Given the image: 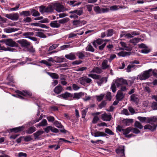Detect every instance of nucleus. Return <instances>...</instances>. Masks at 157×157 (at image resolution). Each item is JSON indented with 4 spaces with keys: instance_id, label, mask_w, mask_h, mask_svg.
<instances>
[{
    "instance_id": "obj_46",
    "label": "nucleus",
    "mask_w": 157,
    "mask_h": 157,
    "mask_svg": "<svg viewBox=\"0 0 157 157\" xmlns=\"http://www.w3.org/2000/svg\"><path fill=\"white\" fill-rule=\"evenodd\" d=\"M39 11L41 13L46 12V6H41L39 7Z\"/></svg>"
},
{
    "instance_id": "obj_42",
    "label": "nucleus",
    "mask_w": 157,
    "mask_h": 157,
    "mask_svg": "<svg viewBox=\"0 0 157 157\" xmlns=\"http://www.w3.org/2000/svg\"><path fill=\"white\" fill-rule=\"evenodd\" d=\"M36 36L42 38H45L46 37V36L43 33L41 32H37L36 33Z\"/></svg>"
},
{
    "instance_id": "obj_11",
    "label": "nucleus",
    "mask_w": 157,
    "mask_h": 157,
    "mask_svg": "<svg viewBox=\"0 0 157 157\" xmlns=\"http://www.w3.org/2000/svg\"><path fill=\"white\" fill-rule=\"evenodd\" d=\"M137 63V61H135L132 62L131 64H129L126 68V71L128 72H130L131 71L134 70L136 67V66L134 64Z\"/></svg>"
},
{
    "instance_id": "obj_19",
    "label": "nucleus",
    "mask_w": 157,
    "mask_h": 157,
    "mask_svg": "<svg viewBox=\"0 0 157 157\" xmlns=\"http://www.w3.org/2000/svg\"><path fill=\"white\" fill-rule=\"evenodd\" d=\"M24 128V127L22 126L12 128L11 129L10 131L11 132H14L15 133H17L22 131Z\"/></svg>"
},
{
    "instance_id": "obj_63",
    "label": "nucleus",
    "mask_w": 157,
    "mask_h": 157,
    "mask_svg": "<svg viewBox=\"0 0 157 157\" xmlns=\"http://www.w3.org/2000/svg\"><path fill=\"white\" fill-rule=\"evenodd\" d=\"M111 89L112 90V92L115 93L116 91V85L114 83H113L111 86Z\"/></svg>"
},
{
    "instance_id": "obj_12",
    "label": "nucleus",
    "mask_w": 157,
    "mask_h": 157,
    "mask_svg": "<svg viewBox=\"0 0 157 157\" xmlns=\"http://www.w3.org/2000/svg\"><path fill=\"white\" fill-rule=\"evenodd\" d=\"M72 94L67 92H66L65 93L62 94L58 96V97L59 98H63L65 99H67L69 97H72Z\"/></svg>"
},
{
    "instance_id": "obj_60",
    "label": "nucleus",
    "mask_w": 157,
    "mask_h": 157,
    "mask_svg": "<svg viewBox=\"0 0 157 157\" xmlns=\"http://www.w3.org/2000/svg\"><path fill=\"white\" fill-rule=\"evenodd\" d=\"M151 107L153 110H157V102H152Z\"/></svg>"
},
{
    "instance_id": "obj_56",
    "label": "nucleus",
    "mask_w": 157,
    "mask_h": 157,
    "mask_svg": "<svg viewBox=\"0 0 157 157\" xmlns=\"http://www.w3.org/2000/svg\"><path fill=\"white\" fill-rule=\"evenodd\" d=\"M59 44H52L51 46L49 48V49L48 50V51H52L56 48L58 46Z\"/></svg>"
},
{
    "instance_id": "obj_47",
    "label": "nucleus",
    "mask_w": 157,
    "mask_h": 157,
    "mask_svg": "<svg viewBox=\"0 0 157 157\" xmlns=\"http://www.w3.org/2000/svg\"><path fill=\"white\" fill-rule=\"evenodd\" d=\"M73 13H75L77 15L80 16L83 13L82 10H77L73 11Z\"/></svg>"
},
{
    "instance_id": "obj_32",
    "label": "nucleus",
    "mask_w": 157,
    "mask_h": 157,
    "mask_svg": "<svg viewBox=\"0 0 157 157\" xmlns=\"http://www.w3.org/2000/svg\"><path fill=\"white\" fill-rule=\"evenodd\" d=\"M3 30L4 32L7 33H10L17 31L18 29L16 28H5Z\"/></svg>"
},
{
    "instance_id": "obj_51",
    "label": "nucleus",
    "mask_w": 157,
    "mask_h": 157,
    "mask_svg": "<svg viewBox=\"0 0 157 157\" xmlns=\"http://www.w3.org/2000/svg\"><path fill=\"white\" fill-rule=\"evenodd\" d=\"M107 36H112L113 33V29H108L107 31Z\"/></svg>"
},
{
    "instance_id": "obj_14",
    "label": "nucleus",
    "mask_w": 157,
    "mask_h": 157,
    "mask_svg": "<svg viewBox=\"0 0 157 157\" xmlns=\"http://www.w3.org/2000/svg\"><path fill=\"white\" fill-rule=\"evenodd\" d=\"M124 94L120 90H119L117 92L116 95L117 99L118 101H121L124 97Z\"/></svg>"
},
{
    "instance_id": "obj_2",
    "label": "nucleus",
    "mask_w": 157,
    "mask_h": 157,
    "mask_svg": "<svg viewBox=\"0 0 157 157\" xmlns=\"http://www.w3.org/2000/svg\"><path fill=\"white\" fill-rule=\"evenodd\" d=\"M125 146L121 145L116 149V153L121 157H125L124 154Z\"/></svg>"
},
{
    "instance_id": "obj_54",
    "label": "nucleus",
    "mask_w": 157,
    "mask_h": 157,
    "mask_svg": "<svg viewBox=\"0 0 157 157\" xmlns=\"http://www.w3.org/2000/svg\"><path fill=\"white\" fill-rule=\"evenodd\" d=\"M72 47L73 46H71L70 44L64 45L60 47V49L61 50H63L67 48H70Z\"/></svg>"
},
{
    "instance_id": "obj_62",
    "label": "nucleus",
    "mask_w": 157,
    "mask_h": 157,
    "mask_svg": "<svg viewBox=\"0 0 157 157\" xmlns=\"http://www.w3.org/2000/svg\"><path fill=\"white\" fill-rule=\"evenodd\" d=\"M105 132L110 135H113L114 133L109 128H106L105 129Z\"/></svg>"
},
{
    "instance_id": "obj_21",
    "label": "nucleus",
    "mask_w": 157,
    "mask_h": 157,
    "mask_svg": "<svg viewBox=\"0 0 157 157\" xmlns=\"http://www.w3.org/2000/svg\"><path fill=\"white\" fill-rule=\"evenodd\" d=\"M15 49L13 48H11L8 47L6 48L4 46H2L1 44H0V51H9L13 52L15 50Z\"/></svg>"
},
{
    "instance_id": "obj_49",
    "label": "nucleus",
    "mask_w": 157,
    "mask_h": 157,
    "mask_svg": "<svg viewBox=\"0 0 157 157\" xmlns=\"http://www.w3.org/2000/svg\"><path fill=\"white\" fill-rule=\"evenodd\" d=\"M33 35L34 33L33 32H26L23 33L22 35L24 36H25V37L26 36H33Z\"/></svg>"
},
{
    "instance_id": "obj_64",
    "label": "nucleus",
    "mask_w": 157,
    "mask_h": 157,
    "mask_svg": "<svg viewBox=\"0 0 157 157\" xmlns=\"http://www.w3.org/2000/svg\"><path fill=\"white\" fill-rule=\"evenodd\" d=\"M121 113L124 114L126 115H130L128 111V110L126 109H124L121 111Z\"/></svg>"
},
{
    "instance_id": "obj_26",
    "label": "nucleus",
    "mask_w": 157,
    "mask_h": 157,
    "mask_svg": "<svg viewBox=\"0 0 157 157\" xmlns=\"http://www.w3.org/2000/svg\"><path fill=\"white\" fill-rule=\"evenodd\" d=\"M47 73L53 79H58L59 78V75L56 73L47 72Z\"/></svg>"
},
{
    "instance_id": "obj_58",
    "label": "nucleus",
    "mask_w": 157,
    "mask_h": 157,
    "mask_svg": "<svg viewBox=\"0 0 157 157\" xmlns=\"http://www.w3.org/2000/svg\"><path fill=\"white\" fill-rule=\"evenodd\" d=\"M104 95L103 94H101L99 95L96 96L97 100L98 101H101L104 98Z\"/></svg>"
},
{
    "instance_id": "obj_15",
    "label": "nucleus",
    "mask_w": 157,
    "mask_h": 157,
    "mask_svg": "<svg viewBox=\"0 0 157 157\" xmlns=\"http://www.w3.org/2000/svg\"><path fill=\"white\" fill-rule=\"evenodd\" d=\"M65 57L67 59L72 60L76 59V56L75 53L72 52L65 55Z\"/></svg>"
},
{
    "instance_id": "obj_43",
    "label": "nucleus",
    "mask_w": 157,
    "mask_h": 157,
    "mask_svg": "<svg viewBox=\"0 0 157 157\" xmlns=\"http://www.w3.org/2000/svg\"><path fill=\"white\" fill-rule=\"evenodd\" d=\"M48 124L47 121L45 119H43L42 121L40 122L38 125L40 126H46Z\"/></svg>"
},
{
    "instance_id": "obj_18",
    "label": "nucleus",
    "mask_w": 157,
    "mask_h": 157,
    "mask_svg": "<svg viewBox=\"0 0 157 157\" xmlns=\"http://www.w3.org/2000/svg\"><path fill=\"white\" fill-rule=\"evenodd\" d=\"M93 136L94 137L105 136H107V134L104 132L97 131L93 134L92 133Z\"/></svg>"
},
{
    "instance_id": "obj_57",
    "label": "nucleus",
    "mask_w": 157,
    "mask_h": 157,
    "mask_svg": "<svg viewBox=\"0 0 157 157\" xmlns=\"http://www.w3.org/2000/svg\"><path fill=\"white\" fill-rule=\"evenodd\" d=\"M24 140L25 141L28 142L32 140H33L32 138L30 136H28L23 137Z\"/></svg>"
},
{
    "instance_id": "obj_39",
    "label": "nucleus",
    "mask_w": 157,
    "mask_h": 157,
    "mask_svg": "<svg viewBox=\"0 0 157 157\" xmlns=\"http://www.w3.org/2000/svg\"><path fill=\"white\" fill-rule=\"evenodd\" d=\"M133 121L132 119H125L124 121V123L126 126H129Z\"/></svg>"
},
{
    "instance_id": "obj_50",
    "label": "nucleus",
    "mask_w": 157,
    "mask_h": 157,
    "mask_svg": "<svg viewBox=\"0 0 157 157\" xmlns=\"http://www.w3.org/2000/svg\"><path fill=\"white\" fill-rule=\"evenodd\" d=\"M32 13V16L34 17L39 16L40 15V13L38 11L35 10H33Z\"/></svg>"
},
{
    "instance_id": "obj_16",
    "label": "nucleus",
    "mask_w": 157,
    "mask_h": 157,
    "mask_svg": "<svg viewBox=\"0 0 157 157\" xmlns=\"http://www.w3.org/2000/svg\"><path fill=\"white\" fill-rule=\"evenodd\" d=\"M147 123H150L151 124L157 121V118L155 117H147Z\"/></svg>"
},
{
    "instance_id": "obj_59",
    "label": "nucleus",
    "mask_w": 157,
    "mask_h": 157,
    "mask_svg": "<svg viewBox=\"0 0 157 157\" xmlns=\"http://www.w3.org/2000/svg\"><path fill=\"white\" fill-rule=\"evenodd\" d=\"M120 8V6H119L114 5L111 6L110 7V10L112 11L116 10Z\"/></svg>"
},
{
    "instance_id": "obj_17",
    "label": "nucleus",
    "mask_w": 157,
    "mask_h": 157,
    "mask_svg": "<svg viewBox=\"0 0 157 157\" xmlns=\"http://www.w3.org/2000/svg\"><path fill=\"white\" fill-rule=\"evenodd\" d=\"M123 37L125 38H130L132 37L133 36L130 33H127L125 32L122 31L121 32L120 37L121 38Z\"/></svg>"
},
{
    "instance_id": "obj_20",
    "label": "nucleus",
    "mask_w": 157,
    "mask_h": 157,
    "mask_svg": "<svg viewBox=\"0 0 157 157\" xmlns=\"http://www.w3.org/2000/svg\"><path fill=\"white\" fill-rule=\"evenodd\" d=\"M107 77H102L97 81V83L99 86H101L104 81L105 83L107 82Z\"/></svg>"
},
{
    "instance_id": "obj_36",
    "label": "nucleus",
    "mask_w": 157,
    "mask_h": 157,
    "mask_svg": "<svg viewBox=\"0 0 157 157\" xmlns=\"http://www.w3.org/2000/svg\"><path fill=\"white\" fill-rule=\"evenodd\" d=\"M83 95V93L82 92H79L78 93H75L73 96L74 98H76L77 99H79Z\"/></svg>"
},
{
    "instance_id": "obj_29",
    "label": "nucleus",
    "mask_w": 157,
    "mask_h": 157,
    "mask_svg": "<svg viewBox=\"0 0 157 157\" xmlns=\"http://www.w3.org/2000/svg\"><path fill=\"white\" fill-rule=\"evenodd\" d=\"M36 130V128L34 127H31L26 130L25 132L27 134H31L34 132Z\"/></svg>"
},
{
    "instance_id": "obj_10",
    "label": "nucleus",
    "mask_w": 157,
    "mask_h": 157,
    "mask_svg": "<svg viewBox=\"0 0 157 157\" xmlns=\"http://www.w3.org/2000/svg\"><path fill=\"white\" fill-rule=\"evenodd\" d=\"M73 24L76 27L82 26L85 25L86 22L83 20H75L73 21Z\"/></svg>"
},
{
    "instance_id": "obj_30",
    "label": "nucleus",
    "mask_w": 157,
    "mask_h": 157,
    "mask_svg": "<svg viewBox=\"0 0 157 157\" xmlns=\"http://www.w3.org/2000/svg\"><path fill=\"white\" fill-rule=\"evenodd\" d=\"M102 72V70L98 67H94L92 70L91 71V72L96 73L98 74H99Z\"/></svg>"
},
{
    "instance_id": "obj_40",
    "label": "nucleus",
    "mask_w": 157,
    "mask_h": 157,
    "mask_svg": "<svg viewBox=\"0 0 157 157\" xmlns=\"http://www.w3.org/2000/svg\"><path fill=\"white\" fill-rule=\"evenodd\" d=\"M20 14L24 17L30 16L31 15L29 11H23L20 13Z\"/></svg>"
},
{
    "instance_id": "obj_33",
    "label": "nucleus",
    "mask_w": 157,
    "mask_h": 157,
    "mask_svg": "<svg viewBox=\"0 0 157 157\" xmlns=\"http://www.w3.org/2000/svg\"><path fill=\"white\" fill-rule=\"evenodd\" d=\"M131 53L126 52L122 51L117 54V55L120 56L124 57L126 56L130 55Z\"/></svg>"
},
{
    "instance_id": "obj_52",
    "label": "nucleus",
    "mask_w": 157,
    "mask_h": 157,
    "mask_svg": "<svg viewBox=\"0 0 157 157\" xmlns=\"http://www.w3.org/2000/svg\"><path fill=\"white\" fill-rule=\"evenodd\" d=\"M73 11L70 12L69 13H71V15L69 17L71 18H74L75 19L77 18L78 17V16L75 13H73Z\"/></svg>"
},
{
    "instance_id": "obj_5",
    "label": "nucleus",
    "mask_w": 157,
    "mask_h": 157,
    "mask_svg": "<svg viewBox=\"0 0 157 157\" xmlns=\"http://www.w3.org/2000/svg\"><path fill=\"white\" fill-rule=\"evenodd\" d=\"M54 8L55 10L58 12H63L64 11L68 10L65 8L63 6L59 3L55 4L54 5Z\"/></svg>"
},
{
    "instance_id": "obj_8",
    "label": "nucleus",
    "mask_w": 157,
    "mask_h": 157,
    "mask_svg": "<svg viewBox=\"0 0 157 157\" xmlns=\"http://www.w3.org/2000/svg\"><path fill=\"white\" fill-rule=\"evenodd\" d=\"M17 42L20 44L22 47L27 48L30 45V43L26 40L24 39L19 40L17 41Z\"/></svg>"
},
{
    "instance_id": "obj_3",
    "label": "nucleus",
    "mask_w": 157,
    "mask_h": 157,
    "mask_svg": "<svg viewBox=\"0 0 157 157\" xmlns=\"http://www.w3.org/2000/svg\"><path fill=\"white\" fill-rule=\"evenodd\" d=\"M6 45L11 47H18V44L11 39H7L4 41Z\"/></svg>"
},
{
    "instance_id": "obj_9",
    "label": "nucleus",
    "mask_w": 157,
    "mask_h": 157,
    "mask_svg": "<svg viewBox=\"0 0 157 157\" xmlns=\"http://www.w3.org/2000/svg\"><path fill=\"white\" fill-rule=\"evenodd\" d=\"M115 83L118 87L123 85H128L127 80L122 78H120L117 79L115 82Z\"/></svg>"
},
{
    "instance_id": "obj_61",
    "label": "nucleus",
    "mask_w": 157,
    "mask_h": 157,
    "mask_svg": "<svg viewBox=\"0 0 157 157\" xmlns=\"http://www.w3.org/2000/svg\"><path fill=\"white\" fill-rule=\"evenodd\" d=\"M88 108L86 109H83L82 111V118H85V116L86 115L87 112Z\"/></svg>"
},
{
    "instance_id": "obj_25",
    "label": "nucleus",
    "mask_w": 157,
    "mask_h": 157,
    "mask_svg": "<svg viewBox=\"0 0 157 157\" xmlns=\"http://www.w3.org/2000/svg\"><path fill=\"white\" fill-rule=\"evenodd\" d=\"M101 66L102 69H105L108 68L110 67V65L108 64L107 60L105 59L102 62Z\"/></svg>"
},
{
    "instance_id": "obj_55",
    "label": "nucleus",
    "mask_w": 157,
    "mask_h": 157,
    "mask_svg": "<svg viewBox=\"0 0 157 157\" xmlns=\"http://www.w3.org/2000/svg\"><path fill=\"white\" fill-rule=\"evenodd\" d=\"M53 11L52 7L51 6H49L46 7V12L49 13L52 12Z\"/></svg>"
},
{
    "instance_id": "obj_1",
    "label": "nucleus",
    "mask_w": 157,
    "mask_h": 157,
    "mask_svg": "<svg viewBox=\"0 0 157 157\" xmlns=\"http://www.w3.org/2000/svg\"><path fill=\"white\" fill-rule=\"evenodd\" d=\"M152 70L151 69L145 71L144 73L140 76V80H145L148 78L150 76L152 75Z\"/></svg>"
},
{
    "instance_id": "obj_23",
    "label": "nucleus",
    "mask_w": 157,
    "mask_h": 157,
    "mask_svg": "<svg viewBox=\"0 0 157 157\" xmlns=\"http://www.w3.org/2000/svg\"><path fill=\"white\" fill-rule=\"evenodd\" d=\"M156 127V126L155 124H154L152 126L149 124H147L144 126V129H148L153 131L155 129Z\"/></svg>"
},
{
    "instance_id": "obj_22",
    "label": "nucleus",
    "mask_w": 157,
    "mask_h": 157,
    "mask_svg": "<svg viewBox=\"0 0 157 157\" xmlns=\"http://www.w3.org/2000/svg\"><path fill=\"white\" fill-rule=\"evenodd\" d=\"M50 25L51 27L53 28H59L60 26V24L58 22V21H53L50 23Z\"/></svg>"
},
{
    "instance_id": "obj_53",
    "label": "nucleus",
    "mask_w": 157,
    "mask_h": 157,
    "mask_svg": "<svg viewBox=\"0 0 157 157\" xmlns=\"http://www.w3.org/2000/svg\"><path fill=\"white\" fill-rule=\"evenodd\" d=\"M138 119L141 122L147 123V119L146 117H138Z\"/></svg>"
},
{
    "instance_id": "obj_41",
    "label": "nucleus",
    "mask_w": 157,
    "mask_h": 157,
    "mask_svg": "<svg viewBox=\"0 0 157 157\" xmlns=\"http://www.w3.org/2000/svg\"><path fill=\"white\" fill-rule=\"evenodd\" d=\"M101 8L98 6H96L94 7V10L97 14L101 13Z\"/></svg>"
},
{
    "instance_id": "obj_7",
    "label": "nucleus",
    "mask_w": 157,
    "mask_h": 157,
    "mask_svg": "<svg viewBox=\"0 0 157 157\" xmlns=\"http://www.w3.org/2000/svg\"><path fill=\"white\" fill-rule=\"evenodd\" d=\"M92 82V80L86 76L82 77L80 78V83L83 85H85L87 83H90Z\"/></svg>"
},
{
    "instance_id": "obj_31",
    "label": "nucleus",
    "mask_w": 157,
    "mask_h": 157,
    "mask_svg": "<svg viewBox=\"0 0 157 157\" xmlns=\"http://www.w3.org/2000/svg\"><path fill=\"white\" fill-rule=\"evenodd\" d=\"M130 100L131 101L137 104V95L135 94H133L131 95L130 96Z\"/></svg>"
},
{
    "instance_id": "obj_38",
    "label": "nucleus",
    "mask_w": 157,
    "mask_h": 157,
    "mask_svg": "<svg viewBox=\"0 0 157 157\" xmlns=\"http://www.w3.org/2000/svg\"><path fill=\"white\" fill-rule=\"evenodd\" d=\"M131 130V127H129L127 128L126 129H124L122 132L123 134L125 136L128 134Z\"/></svg>"
},
{
    "instance_id": "obj_27",
    "label": "nucleus",
    "mask_w": 157,
    "mask_h": 157,
    "mask_svg": "<svg viewBox=\"0 0 157 157\" xmlns=\"http://www.w3.org/2000/svg\"><path fill=\"white\" fill-rule=\"evenodd\" d=\"M63 90L62 86H56L54 90V91L56 94H59Z\"/></svg>"
},
{
    "instance_id": "obj_34",
    "label": "nucleus",
    "mask_w": 157,
    "mask_h": 157,
    "mask_svg": "<svg viewBox=\"0 0 157 157\" xmlns=\"http://www.w3.org/2000/svg\"><path fill=\"white\" fill-rule=\"evenodd\" d=\"M76 2V1H68L67 2V3H68L70 6L74 7L76 6H78L80 5L81 3H75Z\"/></svg>"
},
{
    "instance_id": "obj_6",
    "label": "nucleus",
    "mask_w": 157,
    "mask_h": 157,
    "mask_svg": "<svg viewBox=\"0 0 157 157\" xmlns=\"http://www.w3.org/2000/svg\"><path fill=\"white\" fill-rule=\"evenodd\" d=\"M16 92L19 94L18 95L19 98L21 99L23 98V97L19 94H21L24 96H31L32 95V93L26 90H23L22 91L17 90Z\"/></svg>"
},
{
    "instance_id": "obj_28",
    "label": "nucleus",
    "mask_w": 157,
    "mask_h": 157,
    "mask_svg": "<svg viewBox=\"0 0 157 157\" xmlns=\"http://www.w3.org/2000/svg\"><path fill=\"white\" fill-rule=\"evenodd\" d=\"M84 53V51L78 52L76 53V55L78 56L79 59H82L86 57Z\"/></svg>"
},
{
    "instance_id": "obj_13",
    "label": "nucleus",
    "mask_w": 157,
    "mask_h": 157,
    "mask_svg": "<svg viewBox=\"0 0 157 157\" xmlns=\"http://www.w3.org/2000/svg\"><path fill=\"white\" fill-rule=\"evenodd\" d=\"M101 119L104 121H110L112 118L110 114H108L106 113H104L101 115Z\"/></svg>"
},
{
    "instance_id": "obj_4",
    "label": "nucleus",
    "mask_w": 157,
    "mask_h": 157,
    "mask_svg": "<svg viewBox=\"0 0 157 157\" xmlns=\"http://www.w3.org/2000/svg\"><path fill=\"white\" fill-rule=\"evenodd\" d=\"M4 16L6 17L12 21H17L19 17V15L18 13L5 14Z\"/></svg>"
},
{
    "instance_id": "obj_35",
    "label": "nucleus",
    "mask_w": 157,
    "mask_h": 157,
    "mask_svg": "<svg viewBox=\"0 0 157 157\" xmlns=\"http://www.w3.org/2000/svg\"><path fill=\"white\" fill-rule=\"evenodd\" d=\"M86 50L87 51H88L93 52L94 51V49L91 44H89L86 47Z\"/></svg>"
},
{
    "instance_id": "obj_48",
    "label": "nucleus",
    "mask_w": 157,
    "mask_h": 157,
    "mask_svg": "<svg viewBox=\"0 0 157 157\" xmlns=\"http://www.w3.org/2000/svg\"><path fill=\"white\" fill-rule=\"evenodd\" d=\"M129 42L134 45H136L137 43V38H134L130 40Z\"/></svg>"
},
{
    "instance_id": "obj_37",
    "label": "nucleus",
    "mask_w": 157,
    "mask_h": 157,
    "mask_svg": "<svg viewBox=\"0 0 157 157\" xmlns=\"http://www.w3.org/2000/svg\"><path fill=\"white\" fill-rule=\"evenodd\" d=\"M88 76L94 79H98L101 77L100 75L96 74H89Z\"/></svg>"
},
{
    "instance_id": "obj_44",
    "label": "nucleus",
    "mask_w": 157,
    "mask_h": 157,
    "mask_svg": "<svg viewBox=\"0 0 157 157\" xmlns=\"http://www.w3.org/2000/svg\"><path fill=\"white\" fill-rule=\"evenodd\" d=\"M54 124L57 127L59 128H63V126L61 123L58 121H56L54 123Z\"/></svg>"
},
{
    "instance_id": "obj_45",
    "label": "nucleus",
    "mask_w": 157,
    "mask_h": 157,
    "mask_svg": "<svg viewBox=\"0 0 157 157\" xmlns=\"http://www.w3.org/2000/svg\"><path fill=\"white\" fill-rule=\"evenodd\" d=\"M69 20L68 18H65L61 19L59 20L58 21V22L59 24H64L67 22Z\"/></svg>"
},
{
    "instance_id": "obj_24",
    "label": "nucleus",
    "mask_w": 157,
    "mask_h": 157,
    "mask_svg": "<svg viewBox=\"0 0 157 157\" xmlns=\"http://www.w3.org/2000/svg\"><path fill=\"white\" fill-rule=\"evenodd\" d=\"M44 133V132L42 130H38L36 132L33 134V135L35 140L38 139V137L40 135Z\"/></svg>"
}]
</instances>
